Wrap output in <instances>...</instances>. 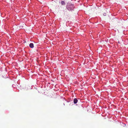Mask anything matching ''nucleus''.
<instances>
[{
    "label": "nucleus",
    "instance_id": "423d86ee",
    "mask_svg": "<svg viewBox=\"0 0 128 128\" xmlns=\"http://www.w3.org/2000/svg\"><path fill=\"white\" fill-rule=\"evenodd\" d=\"M71 10V11H72V10H71H71Z\"/></svg>",
    "mask_w": 128,
    "mask_h": 128
},
{
    "label": "nucleus",
    "instance_id": "f257e3e1",
    "mask_svg": "<svg viewBox=\"0 0 128 128\" xmlns=\"http://www.w3.org/2000/svg\"><path fill=\"white\" fill-rule=\"evenodd\" d=\"M78 102V100L76 98H75L74 100V104H76Z\"/></svg>",
    "mask_w": 128,
    "mask_h": 128
},
{
    "label": "nucleus",
    "instance_id": "f03ea898",
    "mask_svg": "<svg viewBox=\"0 0 128 128\" xmlns=\"http://www.w3.org/2000/svg\"><path fill=\"white\" fill-rule=\"evenodd\" d=\"M29 46L31 48H33L34 47V44L33 43H31L30 44Z\"/></svg>",
    "mask_w": 128,
    "mask_h": 128
},
{
    "label": "nucleus",
    "instance_id": "39448f33",
    "mask_svg": "<svg viewBox=\"0 0 128 128\" xmlns=\"http://www.w3.org/2000/svg\"><path fill=\"white\" fill-rule=\"evenodd\" d=\"M103 15L104 16H106V13H104L103 14Z\"/></svg>",
    "mask_w": 128,
    "mask_h": 128
},
{
    "label": "nucleus",
    "instance_id": "7ed1b4c3",
    "mask_svg": "<svg viewBox=\"0 0 128 128\" xmlns=\"http://www.w3.org/2000/svg\"><path fill=\"white\" fill-rule=\"evenodd\" d=\"M61 4L62 5H64L65 4V3L63 1H62L61 2Z\"/></svg>",
    "mask_w": 128,
    "mask_h": 128
},
{
    "label": "nucleus",
    "instance_id": "20e7f679",
    "mask_svg": "<svg viewBox=\"0 0 128 128\" xmlns=\"http://www.w3.org/2000/svg\"><path fill=\"white\" fill-rule=\"evenodd\" d=\"M66 9H67L68 10H69V11L70 10V9L68 8V6H66Z\"/></svg>",
    "mask_w": 128,
    "mask_h": 128
}]
</instances>
